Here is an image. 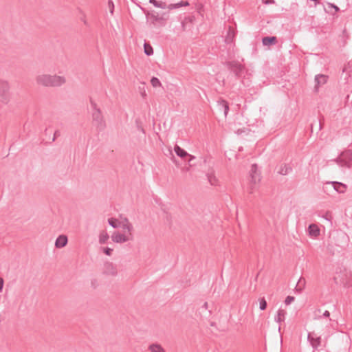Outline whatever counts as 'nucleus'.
I'll return each instance as SVG.
<instances>
[{"label":"nucleus","instance_id":"nucleus-16","mask_svg":"<svg viewBox=\"0 0 352 352\" xmlns=\"http://www.w3.org/2000/svg\"><path fill=\"white\" fill-rule=\"evenodd\" d=\"M67 243V237L65 235H60L56 240L55 245L57 248L65 247Z\"/></svg>","mask_w":352,"mask_h":352},{"label":"nucleus","instance_id":"nucleus-3","mask_svg":"<svg viewBox=\"0 0 352 352\" xmlns=\"http://www.w3.org/2000/svg\"><path fill=\"white\" fill-rule=\"evenodd\" d=\"M334 161L340 167L351 169L352 168V151L346 150L342 152Z\"/></svg>","mask_w":352,"mask_h":352},{"label":"nucleus","instance_id":"nucleus-23","mask_svg":"<svg viewBox=\"0 0 352 352\" xmlns=\"http://www.w3.org/2000/svg\"><path fill=\"white\" fill-rule=\"evenodd\" d=\"M292 171V167L288 164H283L280 166L278 173L283 175H286Z\"/></svg>","mask_w":352,"mask_h":352},{"label":"nucleus","instance_id":"nucleus-42","mask_svg":"<svg viewBox=\"0 0 352 352\" xmlns=\"http://www.w3.org/2000/svg\"><path fill=\"white\" fill-rule=\"evenodd\" d=\"M331 7H333L336 11H338L339 10V8L335 5H333V4H329Z\"/></svg>","mask_w":352,"mask_h":352},{"label":"nucleus","instance_id":"nucleus-17","mask_svg":"<svg viewBox=\"0 0 352 352\" xmlns=\"http://www.w3.org/2000/svg\"><path fill=\"white\" fill-rule=\"evenodd\" d=\"M234 36H235V33H234V30L231 27H229L227 34L225 38L226 43V44L232 43L234 41Z\"/></svg>","mask_w":352,"mask_h":352},{"label":"nucleus","instance_id":"nucleus-10","mask_svg":"<svg viewBox=\"0 0 352 352\" xmlns=\"http://www.w3.org/2000/svg\"><path fill=\"white\" fill-rule=\"evenodd\" d=\"M328 186L332 187L335 191L339 193L345 192L346 189V186L345 184L338 182H327L324 185V188H327Z\"/></svg>","mask_w":352,"mask_h":352},{"label":"nucleus","instance_id":"nucleus-45","mask_svg":"<svg viewBox=\"0 0 352 352\" xmlns=\"http://www.w3.org/2000/svg\"><path fill=\"white\" fill-rule=\"evenodd\" d=\"M84 23H85V25H87V21H84Z\"/></svg>","mask_w":352,"mask_h":352},{"label":"nucleus","instance_id":"nucleus-36","mask_svg":"<svg viewBox=\"0 0 352 352\" xmlns=\"http://www.w3.org/2000/svg\"><path fill=\"white\" fill-rule=\"evenodd\" d=\"M3 283H4L3 279L1 277H0V292H2L3 287Z\"/></svg>","mask_w":352,"mask_h":352},{"label":"nucleus","instance_id":"nucleus-22","mask_svg":"<svg viewBox=\"0 0 352 352\" xmlns=\"http://www.w3.org/2000/svg\"><path fill=\"white\" fill-rule=\"evenodd\" d=\"M174 150H175V152L176 153V154L182 158H184V157L189 155V154L186 151H184L183 148H182L178 145H176L175 146Z\"/></svg>","mask_w":352,"mask_h":352},{"label":"nucleus","instance_id":"nucleus-13","mask_svg":"<svg viewBox=\"0 0 352 352\" xmlns=\"http://www.w3.org/2000/svg\"><path fill=\"white\" fill-rule=\"evenodd\" d=\"M327 76L323 74H318L315 76V90L318 91V87L320 85H324L327 81Z\"/></svg>","mask_w":352,"mask_h":352},{"label":"nucleus","instance_id":"nucleus-4","mask_svg":"<svg viewBox=\"0 0 352 352\" xmlns=\"http://www.w3.org/2000/svg\"><path fill=\"white\" fill-rule=\"evenodd\" d=\"M11 98L10 86L8 81L0 79V101L7 104Z\"/></svg>","mask_w":352,"mask_h":352},{"label":"nucleus","instance_id":"nucleus-27","mask_svg":"<svg viewBox=\"0 0 352 352\" xmlns=\"http://www.w3.org/2000/svg\"><path fill=\"white\" fill-rule=\"evenodd\" d=\"M144 53L147 56H151V55H152L153 54V47L149 44L144 43Z\"/></svg>","mask_w":352,"mask_h":352},{"label":"nucleus","instance_id":"nucleus-28","mask_svg":"<svg viewBox=\"0 0 352 352\" xmlns=\"http://www.w3.org/2000/svg\"><path fill=\"white\" fill-rule=\"evenodd\" d=\"M120 221L114 219V218H110L108 219L109 224L112 226L113 228H117L119 227V223Z\"/></svg>","mask_w":352,"mask_h":352},{"label":"nucleus","instance_id":"nucleus-21","mask_svg":"<svg viewBox=\"0 0 352 352\" xmlns=\"http://www.w3.org/2000/svg\"><path fill=\"white\" fill-rule=\"evenodd\" d=\"M286 314L287 312L285 310L281 309H278L277 311V314L275 316V321L278 323L283 322L285 319Z\"/></svg>","mask_w":352,"mask_h":352},{"label":"nucleus","instance_id":"nucleus-5","mask_svg":"<svg viewBox=\"0 0 352 352\" xmlns=\"http://www.w3.org/2000/svg\"><path fill=\"white\" fill-rule=\"evenodd\" d=\"M93 124L98 131H102L106 128V122L101 110L92 112Z\"/></svg>","mask_w":352,"mask_h":352},{"label":"nucleus","instance_id":"nucleus-43","mask_svg":"<svg viewBox=\"0 0 352 352\" xmlns=\"http://www.w3.org/2000/svg\"><path fill=\"white\" fill-rule=\"evenodd\" d=\"M322 127V123L321 120L319 121V130H321Z\"/></svg>","mask_w":352,"mask_h":352},{"label":"nucleus","instance_id":"nucleus-9","mask_svg":"<svg viewBox=\"0 0 352 352\" xmlns=\"http://www.w3.org/2000/svg\"><path fill=\"white\" fill-rule=\"evenodd\" d=\"M103 273L108 276H116L118 274L117 266L111 262L104 264Z\"/></svg>","mask_w":352,"mask_h":352},{"label":"nucleus","instance_id":"nucleus-39","mask_svg":"<svg viewBox=\"0 0 352 352\" xmlns=\"http://www.w3.org/2000/svg\"><path fill=\"white\" fill-rule=\"evenodd\" d=\"M188 156L189 157L188 163H189L190 166H191L190 162H191V161H192L193 159H195V157H194V156H192V155H188Z\"/></svg>","mask_w":352,"mask_h":352},{"label":"nucleus","instance_id":"nucleus-34","mask_svg":"<svg viewBox=\"0 0 352 352\" xmlns=\"http://www.w3.org/2000/svg\"><path fill=\"white\" fill-rule=\"evenodd\" d=\"M98 285V280L96 278H93L91 280V286L92 288H97Z\"/></svg>","mask_w":352,"mask_h":352},{"label":"nucleus","instance_id":"nucleus-35","mask_svg":"<svg viewBox=\"0 0 352 352\" xmlns=\"http://www.w3.org/2000/svg\"><path fill=\"white\" fill-rule=\"evenodd\" d=\"M109 8L110 10V12L112 14L113 12L114 5L112 1H109Z\"/></svg>","mask_w":352,"mask_h":352},{"label":"nucleus","instance_id":"nucleus-6","mask_svg":"<svg viewBox=\"0 0 352 352\" xmlns=\"http://www.w3.org/2000/svg\"><path fill=\"white\" fill-rule=\"evenodd\" d=\"M226 65L237 78H241L244 74V66L236 60L226 62Z\"/></svg>","mask_w":352,"mask_h":352},{"label":"nucleus","instance_id":"nucleus-11","mask_svg":"<svg viewBox=\"0 0 352 352\" xmlns=\"http://www.w3.org/2000/svg\"><path fill=\"white\" fill-rule=\"evenodd\" d=\"M119 227H120L124 232L133 234L132 232L133 230V226L127 218H123L121 219L119 223Z\"/></svg>","mask_w":352,"mask_h":352},{"label":"nucleus","instance_id":"nucleus-18","mask_svg":"<svg viewBox=\"0 0 352 352\" xmlns=\"http://www.w3.org/2000/svg\"><path fill=\"white\" fill-rule=\"evenodd\" d=\"M308 230L311 236L316 237L320 234V229L316 224L309 225Z\"/></svg>","mask_w":352,"mask_h":352},{"label":"nucleus","instance_id":"nucleus-32","mask_svg":"<svg viewBox=\"0 0 352 352\" xmlns=\"http://www.w3.org/2000/svg\"><path fill=\"white\" fill-rule=\"evenodd\" d=\"M295 300V298L294 296H288L285 300V305H290L292 302H294Z\"/></svg>","mask_w":352,"mask_h":352},{"label":"nucleus","instance_id":"nucleus-37","mask_svg":"<svg viewBox=\"0 0 352 352\" xmlns=\"http://www.w3.org/2000/svg\"><path fill=\"white\" fill-rule=\"evenodd\" d=\"M60 135V132L58 131H56L54 132V138H53V141L55 140V139Z\"/></svg>","mask_w":352,"mask_h":352},{"label":"nucleus","instance_id":"nucleus-30","mask_svg":"<svg viewBox=\"0 0 352 352\" xmlns=\"http://www.w3.org/2000/svg\"><path fill=\"white\" fill-rule=\"evenodd\" d=\"M90 104L92 109V112H96L97 110H100V109L98 107L96 102H94L92 99H90Z\"/></svg>","mask_w":352,"mask_h":352},{"label":"nucleus","instance_id":"nucleus-26","mask_svg":"<svg viewBox=\"0 0 352 352\" xmlns=\"http://www.w3.org/2000/svg\"><path fill=\"white\" fill-rule=\"evenodd\" d=\"M305 279L303 278H300L298 280V283L296 285V289L299 292H301L305 286Z\"/></svg>","mask_w":352,"mask_h":352},{"label":"nucleus","instance_id":"nucleus-29","mask_svg":"<svg viewBox=\"0 0 352 352\" xmlns=\"http://www.w3.org/2000/svg\"><path fill=\"white\" fill-rule=\"evenodd\" d=\"M151 83L153 87H159L162 86L161 82L156 77H153L151 78Z\"/></svg>","mask_w":352,"mask_h":352},{"label":"nucleus","instance_id":"nucleus-19","mask_svg":"<svg viewBox=\"0 0 352 352\" xmlns=\"http://www.w3.org/2000/svg\"><path fill=\"white\" fill-rule=\"evenodd\" d=\"M276 41H277V39H276V36H266V37L263 38V39H262L263 45H265V46L274 45V44H276Z\"/></svg>","mask_w":352,"mask_h":352},{"label":"nucleus","instance_id":"nucleus-40","mask_svg":"<svg viewBox=\"0 0 352 352\" xmlns=\"http://www.w3.org/2000/svg\"><path fill=\"white\" fill-rule=\"evenodd\" d=\"M208 302H204V304L202 305L201 309H208Z\"/></svg>","mask_w":352,"mask_h":352},{"label":"nucleus","instance_id":"nucleus-24","mask_svg":"<svg viewBox=\"0 0 352 352\" xmlns=\"http://www.w3.org/2000/svg\"><path fill=\"white\" fill-rule=\"evenodd\" d=\"M148 349L151 352H165L164 349L160 344H152L148 346Z\"/></svg>","mask_w":352,"mask_h":352},{"label":"nucleus","instance_id":"nucleus-31","mask_svg":"<svg viewBox=\"0 0 352 352\" xmlns=\"http://www.w3.org/2000/svg\"><path fill=\"white\" fill-rule=\"evenodd\" d=\"M267 307V302L265 298L260 299V306L259 308L261 310H265Z\"/></svg>","mask_w":352,"mask_h":352},{"label":"nucleus","instance_id":"nucleus-1","mask_svg":"<svg viewBox=\"0 0 352 352\" xmlns=\"http://www.w3.org/2000/svg\"><path fill=\"white\" fill-rule=\"evenodd\" d=\"M37 84L44 87H60L65 83L64 76L50 74H40L36 78Z\"/></svg>","mask_w":352,"mask_h":352},{"label":"nucleus","instance_id":"nucleus-38","mask_svg":"<svg viewBox=\"0 0 352 352\" xmlns=\"http://www.w3.org/2000/svg\"><path fill=\"white\" fill-rule=\"evenodd\" d=\"M322 316H323L324 317H325V318H329V317L330 316V313H329V311H325L323 313Z\"/></svg>","mask_w":352,"mask_h":352},{"label":"nucleus","instance_id":"nucleus-20","mask_svg":"<svg viewBox=\"0 0 352 352\" xmlns=\"http://www.w3.org/2000/svg\"><path fill=\"white\" fill-rule=\"evenodd\" d=\"M207 178H208V182L210 184V185H212V186H218L219 185V180L217 178V177L214 175V174L212 171L207 173Z\"/></svg>","mask_w":352,"mask_h":352},{"label":"nucleus","instance_id":"nucleus-44","mask_svg":"<svg viewBox=\"0 0 352 352\" xmlns=\"http://www.w3.org/2000/svg\"><path fill=\"white\" fill-rule=\"evenodd\" d=\"M329 213H326V215H325V217H325V219H326L327 220H328V221H329V220H330V219H329Z\"/></svg>","mask_w":352,"mask_h":352},{"label":"nucleus","instance_id":"nucleus-14","mask_svg":"<svg viewBox=\"0 0 352 352\" xmlns=\"http://www.w3.org/2000/svg\"><path fill=\"white\" fill-rule=\"evenodd\" d=\"M217 107L219 111H223L224 116L226 117L229 111L228 103L223 99L217 101Z\"/></svg>","mask_w":352,"mask_h":352},{"label":"nucleus","instance_id":"nucleus-2","mask_svg":"<svg viewBox=\"0 0 352 352\" xmlns=\"http://www.w3.org/2000/svg\"><path fill=\"white\" fill-rule=\"evenodd\" d=\"M333 280L336 285H342L345 287L352 286V274L346 269L340 268L339 271H336Z\"/></svg>","mask_w":352,"mask_h":352},{"label":"nucleus","instance_id":"nucleus-7","mask_svg":"<svg viewBox=\"0 0 352 352\" xmlns=\"http://www.w3.org/2000/svg\"><path fill=\"white\" fill-rule=\"evenodd\" d=\"M149 2L151 3H152L155 7L156 8H160L162 9H169V10H173V9H176V8H179L183 6H188V2H186L185 3H182V2L181 3H171V4H169V5H166V3L165 2H163V1H158L157 0H149Z\"/></svg>","mask_w":352,"mask_h":352},{"label":"nucleus","instance_id":"nucleus-33","mask_svg":"<svg viewBox=\"0 0 352 352\" xmlns=\"http://www.w3.org/2000/svg\"><path fill=\"white\" fill-rule=\"evenodd\" d=\"M112 252H113L112 248H110L108 247L103 248V252L107 256H111L112 254Z\"/></svg>","mask_w":352,"mask_h":352},{"label":"nucleus","instance_id":"nucleus-25","mask_svg":"<svg viewBox=\"0 0 352 352\" xmlns=\"http://www.w3.org/2000/svg\"><path fill=\"white\" fill-rule=\"evenodd\" d=\"M109 236L106 231H102L99 235V243L100 244H104L107 242Z\"/></svg>","mask_w":352,"mask_h":352},{"label":"nucleus","instance_id":"nucleus-41","mask_svg":"<svg viewBox=\"0 0 352 352\" xmlns=\"http://www.w3.org/2000/svg\"><path fill=\"white\" fill-rule=\"evenodd\" d=\"M262 1L265 4H269L272 2H273V0H262Z\"/></svg>","mask_w":352,"mask_h":352},{"label":"nucleus","instance_id":"nucleus-15","mask_svg":"<svg viewBox=\"0 0 352 352\" xmlns=\"http://www.w3.org/2000/svg\"><path fill=\"white\" fill-rule=\"evenodd\" d=\"M308 340L310 342L313 348L317 349L320 344L321 338L320 337L314 338V333H309L308 334Z\"/></svg>","mask_w":352,"mask_h":352},{"label":"nucleus","instance_id":"nucleus-12","mask_svg":"<svg viewBox=\"0 0 352 352\" xmlns=\"http://www.w3.org/2000/svg\"><path fill=\"white\" fill-rule=\"evenodd\" d=\"M250 177L251 182L256 184L260 181V173L258 171V167L256 164H252L250 170Z\"/></svg>","mask_w":352,"mask_h":352},{"label":"nucleus","instance_id":"nucleus-8","mask_svg":"<svg viewBox=\"0 0 352 352\" xmlns=\"http://www.w3.org/2000/svg\"><path fill=\"white\" fill-rule=\"evenodd\" d=\"M133 239V234H129L126 232H124V234H121L118 232H114L111 235L112 241L118 243H122L127 242L129 241H132Z\"/></svg>","mask_w":352,"mask_h":352}]
</instances>
